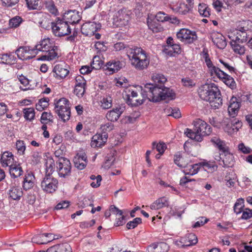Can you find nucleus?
Segmentation results:
<instances>
[{"label":"nucleus","mask_w":252,"mask_h":252,"mask_svg":"<svg viewBox=\"0 0 252 252\" xmlns=\"http://www.w3.org/2000/svg\"><path fill=\"white\" fill-rule=\"evenodd\" d=\"M114 128V125L112 122H108L105 124H102L100 126V129L103 132L102 134H107V132H110Z\"/></svg>","instance_id":"nucleus-58"},{"label":"nucleus","mask_w":252,"mask_h":252,"mask_svg":"<svg viewBox=\"0 0 252 252\" xmlns=\"http://www.w3.org/2000/svg\"><path fill=\"white\" fill-rule=\"evenodd\" d=\"M205 63L208 67V72L211 76L213 77H217L220 79L222 76H225L224 71L221 69V66L219 64L215 65L211 61L207 53H205L203 55Z\"/></svg>","instance_id":"nucleus-10"},{"label":"nucleus","mask_w":252,"mask_h":252,"mask_svg":"<svg viewBox=\"0 0 252 252\" xmlns=\"http://www.w3.org/2000/svg\"><path fill=\"white\" fill-rule=\"evenodd\" d=\"M240 106V102L235 97H232L229 101V105L228 107V112L229 115L234 118L237 115Z\"/></svg>","instance_id":"nucleus-23"},{"label":"nucleus","mask_w":252,"mask_h":252,"mask_svg":"<svg viewBox=\"0 0 252 252\" xmlns=\"http://www.w3.org/2000/svg\"><path fill=\"white\" fill-rule=\"evenodd\" d=\"M194 130L186 128L184 133L188 137L195 141H202L204 136L209 135L212 132L211 126L200 119L194 121Z\"/></svg>","instance_id":"nucleus-5"},{"label":"nucleus","mask_w":252,"mask_h":252,"mask_svg":"<svg viewBox=\"0 0 252 252\" xmlns=\"http://www.w3.org/2000/svg\"><path fill=\"white\" fill-rule=\"evenodd\" d=\"M35 182V177L32 173H28L25 176L23 182V187L24 189L28 190L32 188Z\"/></svg>","instance_id":"nucleus-28"},{"label":"nucleus","mask_w":252,"mask_h":252,"mask_svg":"<svg viewBox=\"0 0 252 252\" xmlns=\"http://www.w3.org/2000/svg\"><path fill=\"white\" fill-rule=\"evenodd\" d=\"M199 165L197 164H188L184 168V172L186 175H193L197 173L199 170Z\"/></svg>","instance_id":"nucleus-37"},{"label":"nucleus","mask_w":252,"mask_h":252,"mask_svg":"<svg viewBox=\"0 0 252 252\" xmlns=\"http://www.w3.org/2000/svg\"><path fill=\"white\" fill-rule=\"evenodd\" d=\"M252 218V210L246 208L243 211L241 219L243 220H248Z\"/></svg>","instance_id":"nucleus-64"},{"label":"nucleus","mask_w":252,"mask_h":252,"mask_svg":"<svg viewBox=\"0 0 252 252\" xmlns=\"http://www.w3.org/2000/svg\"><path fill=\"white\" fill-rule=\"evenodd\" d=\"M123 66L122 63L119 61H112L106 63L105 66V74L111 75L119 71Z\"/></svg>","instance_id":"nucleus-21"},{"label":"nucleus","mask_w":252,"mask_h":252,"mask_svg":"<svg viewBox=\"0 0 252 252\" xmlns=\"http://www.w3.org/2000/svg\"><path fill=\"white\" fill-rule=\"evenodd\" d=\"M240 43L234 41H231V46L235 53L243 55L245 52V48L244 46L239 44Z\"/></svg>","instance_id":"nucleus-43"},{"label":"nucleus","mask_w":252,"mask_h":252,"mask_svg":"<svg viewBox=\"0 0 252 252\" xmlns=\"http://www.w3.org/2000/svg\"><path fill=\"white\" fill-rule=\"evenodd\" d=\"M126 51L131 64L136 69L143 70L148 68L150 57L144 50L136 46L128 47L126 48Z\"/></svg>","instance_id":"nucleus-2"},{"label":"nucleus","mask_w":252,"mask_h":252,"mask_svg":"<svg viewBox=\"0 0 252 252\" xmlns=\"http://www.w3.org/2000/svg\"><path fill=\"white\" fill-rule=\"evenodd\" d=\"M108 135L107 134H96L92 138L91 145L92 147H100L103 146L107 141Z\"/></svg>","instance_id":"nucleus-22"},{"label":"nucleus","mask_w":252,"mask_h":252,"mask_svg":"<svg viewBox=\"0 0 252 252\" xmlns=\"http://www.w3.org/2000/svg\"><path fill=\"white\" fill-rule=\"evenodd\" d=\"M51 29L53 34L55 36L62 37L67 35L71 33V29L62 18L57 17L51 23Z\"/></svg>","instance_id":"nucleus-8"},{"label":"nucleus","mask_w":252,"mask_h":252,"mask_svg":"<svg viewBox=\"0 0 252 252\" xmlns=\"http://www.w3.org/2000/svg\"><path fill=\"white\" fill-rule=\"evenodd\" d=\"M156 18L159 22H163L170 20V18L163 12H158L156 15Z\"/></svg>","instance_id":"nucleus-60"},{"label":"nucleus","mask_w":252,"mask_h":252,"mask_svg":"<svg viewBox=\"0 0 252 252\" xmlns=\"http://www.w3.org/2000/svg\"><path fill=\"white\" fill-rule=\"evenodd\" d=\"M164 52L168 55L173 56L174 53H180L181 47L179 45L176 44L167 45V47L164 49Z\"/></svg>","instance_id":"nucleus-40"},{"label":"nucleus","mask_w":252,"mask_h":252,"mask_svg":"<svg viewBox=\"0 0 252 252\" xmlns=\"http://www.w3.org/2000/svg\"><path fill=\"white\" fill-rule=\"evenodd\" d=\"M58 186V180L50 175H45L41 182V188L46 193L54 192Z\"/></svg>","instance_id":"nucleus-14"},{"label":"nucleus","mask_w":252,"mask_h":252,"mask_svg":"<svg viewBox=\"0 0 252 252\" xmlns=\"http://www.w3.org/2000/svg\"><path fill=\"white\" fill-rule=\"evenodd\" d=\"M22 194V189L18 187H13L9 190V195L13 200H19Z\"/></svg>","instance_id":"nucleus-38"},{"label":"nucleus","mask_w":252,"mask_h":252,"mask_svg":"<svg viewBox=\"0 0 252 252\" xmlns=\"http://www.w3.org/2000/svg\"><path fill=\"white\" fill-rule=\"evenodd\" d=\"M75 166L79 170H82L86 166L88 160L86 154L84 152H80L75 156L73 159Z\"/></svg>","instance_id":"nucleus-20"},{"label":"nucleus","mask_w":252,"mask_h":252,"mask_svg":"<svg viewBox=\"0 0 252 252\" xmlns=\"http://www.w3.org/2000/svg\"><path fill=\"white\" fill-rule=\"evenodd\" d=\"M101 26L94 22H88L84 23L81 27L82 34L86 36L93 35L100 28Z\"/></svg>","instance_id":"nucleus-18"},{"label":"nucleus","mask_w":252,"mask_h":252,"mask_svg":"<svg viewBox=\"0 0 252 252\" xmlns=\"http://www.w3.org/2000/svg\"><path fill=\"white\" fill-rule=\"evenodd\" d=\"M166 148V145L164 143H159L158 144H157L156 142L153 143V148H156L157 151L160 154H162L164 153Z\"/></svg>","instance_id":"nucleus-63"},{"label":"nucleus","mask_w":252,"mask_h":252,"mask_svg":"<svg viewBox=\"0 0 252 252\" xmlns=\"http://www.w3.org/2000/svg\"><path fill=\"white\" fill-rule=\"evenodd\" d=\"M53 116L50 113L44 112L42 113L41 118L40 122L42 124H47L49 122L52 121Z\"/></svg>","instance_id":"nucleus-54"},{"label":"nucleus","mask_w":252,"mask_h":252,"mask_svg":"<svg viewBox=\"0 0 252 252\" xmlns=\"http://www.w3.org/2000/svg\"><path fill=\"white\" fill-rule=\"evenodd\" d=\"M166 112L168 116H172L175 118H179L181 116L180 110L177 108H167Z\"/></svg>","instance_id":"nucleus-53"},{"label":"nucleus","mask_w":252,"mask_h":252,"mask_svg":"<svg viewBox=\"0 0 252 252\" xmlns=\"http://www.w3.org/2000/svg\"><path fill=\"white\" fill-rule=\"evenodd\" d=\"M0 160L3 167H10V165L13 164V155L10 152H5L2 155Z\"/></svg>","instance_id":"nucleus-31"},{"label":"nucleus","mask_w":252,"mask_h":252,"mask_svg":"<svg viewBox=\"0 0 252 252\" xmlns=\"http://www.w3.org/2000/svg\"><path fill=\"white\" fill-rule=\"evenodd\" d=\"M24 118L30 122H32L35 118V111L32 107L25 108L23 109Z\"/></svg>","instance_id":"nucleus-39"},{"label":"nucleus","mask_w":252,"mask_h":252,"mask_svg":"<svg viewBox=\"0 0 252 252\" xmlns=\"http://www.w3.org/2000/svg\"><path fill=\"white\" fill-rule=\"evenodd\" d=\"M161 94V100H164L167 98L173 99L175 98V94L172 90L169 88H166L162 85Z\"/></svg>","instance_id":"nucleus-36"},{"label":"nucleus","mask_w":252,"mask_h":252,"mask_svg":"<svg viewBox=\"0 0 252 252\" xmlns=\"http://www.w3.org/2000/svg\"><path fill=\"white\" fill-rule=\"evenodd\" d=\"M203 168L208 172H214L217 169L218 166L214 162L207 161L201 163Z\"/></svg>","instance_id":"nucleus-45"},{"label":"nucleus","mask_w":252,"mask_h":252,"mask_svg":"<svg viewBox=\"0 0 252 252\" xmlns=\"http://www.w3.org/2000/svg\"><path fill=\"white\" fill-rule=\"evenodd\" d=\"M22 19L19 16H16L9 20V25L11 28L18 27L22 22Z\"/></svg>","instance_id":"nucleus-59"},{"label":"nucleus","mask_w":252,"mask_h":252,"mask_svg":"<svg viewBox=\"0 0 252 252\" xmlns=\"http://www.w3.org/2000/svg\"><path fill=\"white\" fill-rule=\"evenodd\" d=\"M123 111L120 107H116L107 112L106 114V119L111 122L118 121Z\"/></svg>","instance_id":"nucleus-25"},{"label":"nucleus","mask_w":252,"mask_h":252,"mask_svg":"<svg viewBox=\"0 0 252 252\" xmlns=\"http://www.w3.org/2000/svg\"><path fill=\"white\" fill-rule=\"evenodd\" d=\"M144 86L145 92L147 94V99L153 102L161 100V85L158 86L152 84H146Z\"/></svg>","instance_id":"nucleus-9"},{"label":"nucleus","mask_w":252,"mask_h":252,"mask_svg":"<svg viewBox=\"0 0 252 252\" xmlns=\"http://www.w3.org/2000/svg\"><path fill=\"white\" fill-rule=\"evenodd\" d=\"M141 219L140 218H136L132 221H130L126 224V227L128 229L134 228L138 224L141 223Z\"/></svg>","instance_id":"nucleus-61"},{"label":"nucleus","mask_w":252,"mask_h":252,"mask_svg":"<svg viewBox=\"0 0 252 252\" xmlns=\"http://www.w3.org/2000/svg\"><path fill=\"white\" fill-rule=\"evenodd\" d=\"M112 99L111 96H107L106 97H103L100 100L101 107L104 109H107L110 108L112 105Z\"/></svg>","instance_id":"nucleus-48"},{"label":"nucleus","mask_w":252,"mask_h":252,"mask_svg":"<svg viewBox=\"0 0 252 252\" xmlns=\"http://www.w3.org/2000/svg\"><path fill=\"white\" fill-rule=\"evenodd\" d=\"M56 163L57 171L60 177L65 178L70 174L71 166L68 159L61 157Z\"/></svg>","instance_id":"nucleus-12"},{"label":"nucleus","mask_w":252,"mask_h":252,"mask_svg":"<svg viewBox=\"0 0 252 252\" xmlns=\"http://www.w3.org/2000/svg\"><path fill=\"white\" fill-rule=\"evenodd\" d=\"M55 111L59 117L64 122L68 121L70 117V108L69 101L62 98L55 103Z\"/></svg>","instance_id":"nucleus-7"},{"label":"nucleus","mask_w":252,"mask_h":252,"mask_svg":"<svg viewBox=\"0 0 252 252\" xmlns=\"http://www.w3.org/2000/svg\"><path fill=\"white\" fill-rule=\"evenodd\" d=\"M32 243L37 244H45L50 241L44 239V234H40L34 236L32 239Z\"/></svg>","instance_id":"nucleus-51"},{"label":"nucleus","mask_w":252,"mask_h":252,"mask_svg":"<svg viewBox=\"0 0 252 252\" xmlns=\"http://www.w3.org/2000/svg\"><path fill=\"white\" fill-rule=\"evenodd\" d=\"M102 65L101 61L98 56H94L93 59L91 66L92 69H98L101 68Z\"/></svg>","instance_id":"nucleus-55"},{"label":"nucleus","mask_w":252,"mask_h":252,"mask_svg":"<svg viewBox=\"0 0 252 252\" xmlns=\"http://www.w3.org/2000/svg\"><path fill=\"white\" fill-rule=\"evenodd\" d=\"M128 12L123 8L115 12L113 17V24L118 27H122L127 25L129 20Z\"/></svg>","instance_id":"nucleus-13"},{"label":"nucleus","mask_w":252,"mask_h":252,"mask_svg":"<svg viewBox=\"0 0 252 252\" xmlns=\"http://www.w3.org/2000/svg\"><path fill=\"white\" fill-rule=\"evenodd\" d=\"M169 205L168 200L165 197L158 198L151 205L150 208L152 210H158Z\"/></svg>","instance_id":"nucleus-29"},{"label":"nucleus","mask_w":252,"mask_h":252,"mask_svg":"<svg viewBox=\"0 0 252 252\" xmlns=\"http://www.w3.org/2000/svg\"><path fill=\"white\" fill-rule=\"evenodd\" d=\"M228 36L231 41L243 43L247 41L246 29L243 27H238L237 28L231 30L228 32Z\"/></svg>","instance_id":"nucleus-11"},{"label":"nucleus","mask_w":252,"mask_h":252,"mask_svg":"<svg viewBox=\"0 0 252 252\" xmlns=\"http://www.w3.org/2000/svg\"><path fill=\"white\" fill-rule=\"evenodd\" d=\"M37 54L41 52L45 54L38 59L41 61H52L59 57V47L53 40L49 38H45L41 39L35 46Z\"/></svg>","instance_id":"nucleus-3"},{"label":"nucleus","mask_w":252,"mask_h":252,"mask_svg":"<svg viewBox=\"0 0 252 252\" xmlns=\"http://www.w3.org/2000/svg\"><path fill=\"white\" fill-rule=\"evenodd\" d=\"M45 166V175L51 176L55 169V161L50 156H46L44 158Z\"/></svg>","instance_id":"nucleus-27"},{"label":"nucleus","mask_w":252,"mask_h":252,"mask_svg":"<svg viewBox=\"0 0 252 252\" xmlns=\"http://www.w3.org/2000/svg\"><path fill=\"white\" fill-rule=\"evenodd\" d=\"M170 7L174 11L181 14H186L190 9L189 6L185 3L182 2L180 3H175L173 2L170 5Z\"/></svg>","instance_id":"nucleus-26"},{"label":"nucleus","mask_w":252,"mask_h":252,"mask_svg":"<svg viewBox=\"0 0 252 252\" xmlns=\"http://www.w3.org/2000/svg\"><path fill=\"white\" fill-rule=\"evenodd\" d=\"M58 252H72L70 246L67 243L57 245Z\"/></svg>","instance_id":"nucleus-57"},{"label":"nucleus","mask_w":252,"mask_h":252,"mask_svg":"<svg viewBox=\"0 0 252 252\" xmlns=\"http://www.w3.org/2000/svg\"><path fill=\"white\" fill-rule=\"evenodd\" d=\"M16 148L17 150L18 153L23 155L26 150V145L24 141L22 140H17L16 143Z\"/></svg>","instance_id":"nucleus-56"},{"label":"nucleus","mask_w":252,"mask_h":252,"mask_svg":"<svg viewBox=\"0 0 252 252\" xmlns=\"http://www.w3.org/2000/svg\"><path fill=\"white\" fill-rule=\"evenodd\" d=\"M212 41L220 49H223L226 46L225 37L220 33H214L212 36Z\"/></svg>","instance_id":"nucleus-24"},{"label":"nucleus","mask_w":252,"mask_h":252,"mask_svg":"<svg viewBox=\"0 0 252 252\" xmlns=\"http://www.w3.org/2000/svg\"><path fill=\"white\" fill-rule=\"evenodd\" d=\"M49 99L48 97L39 99L36 104L35 108L37 111H42L49 105Z\"/></svg>","instance_id":"nucleus-44"},{"label":"nucleus","mask_w":252,"mask_h":252,"mask_svg":"<svg viewBox=\"0 0 252 252\" xmlns=\"http://www.w3.org/2000/svg\"><path fill=\"white\" fill-rule=\"evenodd\" d=\"M9 171L11 177L14 178L20 177L23 173V170L20 164L10 165Z\"/></svg>","instance_id":"nucleus-30"},{"label":"nucleus","mask_w":252,"mask_h":252,"mask_svg":"<svg viewBox=\"0 0 252 252\" xmlns=\"http://www.w3.org/2000/svg\"><path fill=\"white\" fill-rule=\"evenodd\" d=\"M198 12L204 17H209L210 15V9L205 3H200L198 5Z\"/></svg>","instance_id":"nucleus-46"},{"label":"nucleus","mask_w":252,"mask_h":252,"mask_svg":"<svg viewBox=\"0 0 252 252\" xmlns=\"http://www.w3.org/2000/svg\"><path fill=\"white\" fill-rule=\"evenodd\" d=\"M152 79L155 83H159L161 85H163L167 81L166 78L163 75L159 73L153 74Z\"/></svg>","instance_id":"nucleus-47"},{"label":"nucleus","mask_w":252,"mask_h":252,"mask_svg":"<svg viewBox=\"0 0 252 252\" xmlns=\"http://www.w3.org/2000/svg\"><path fill=\"white\" fill-rule=\"evenodd\" d=\"M15 53L22 60L31 59L37 55L35 47L31 48L29 46H21L15 51Z\"/></svg>","instance_id":"nucleus-17"},{"label":"nucleus","mask_w":252,"mask_h":252,"mask_svg":"<svg viewBox=\"0 0 252 252\" xmlns=\"http://www.w3.org/2000/svg\"><path fill=\"white\" fill-rule=\"evenodd\" d=\"M85 92V86H75L74 93L78 97H81L84 94Z\"/></svg>","instance_id":"nucleus-62"},{"label":"nucleus","mask_w":252,"mask_h":252,"mask_svg":"<svg viewBox=\"0 0 252 252\" xmlns=\"http://www.w3.org/2000/svg\"><path fill=\"white\" fill-rule=\"evenodd\" d=\"M211 141L222 152V153L220 154L219 156H216L215 159L220 161L222 159L223 167H231L234 163V157L228 152V147L225 146L224 142L217 137L212 138Z\"/></svg>","instance_id":"nucleus-6"},{"label":"nucleus","mask_w":252,"mask_h":252,"mask_svg":"<svg viewBox=\"0 0 252 252\" xmlns=\"http://www.w3.org/2000/svg\"><path fill=\"white\" fill-rule=\"evenodd\" d=\"M19 80L23 86V87L20 86L21 90L27 91L30 89L31 85H30V81L27 78L24 76L21 75L19 76Z\"/></svg>","instance_id":"nucleus-49"},{"label":"nucleus","mask_w":252,"mask_h":252,"mask_svg":"<svg viewBox=\"0 0 252 252\" xmlns=\"http://www.w3.org/2000/svg\"><path fill=\"white\" fill-rule=\"evenodd\" d=\"M123 98L128 105L138 106L143 104L147 99V94L145 92V86H141L126 88L123 93Z\"/></svg>","instance_id":"nucleus-4"},{"label":"nucleus","mask_w":252,"mask_h":252,"mask_svg":"<svg viewBox=\"0 0 252 252\" xmlns=\"http://www.w3.org/2000/svg\"><path fill=\"white\" fill-rule=\"evenodd\" d=\"M177 38L185 43L190 44L197 39L196 32L187 29H182L177 32Z\"/></svg>","instance_id":"nucleus-15"},{"label":"nucleus","mask_w":252,"mask_h":252,"mask_svg":"<svg viewBox=\"0 0 252 252\" xmlns=\"http://www.w3.org/2000/svg\"><path fill=\"white\" fill-rule=\"evenodd\" d=\"M189 160L183 157L180 155H176L174 156V162L179 167L185 168L188 164Z\"/></svg>","instance_id":"nucleus-42"},{"label":"nucleus","mask_w":252,"mask_h":252,"mask_svg":"<svg viewBox=\"0 0 252 252\" xmlns=\"http://www.w3.org/2000/svg\"><path fill=\"white\" fill-rule=\"evenodd\" d=\"M200 98L209 102L213 109L219 108L222 104L220 91L215 83H206L198 90Z\"/></svg>","instance_id":"nucleus-1"},{"label":"nucleus","mask_w":252,"mask_h":252,"mask_svg":"<svg viewBox=\"0 0 252 252\" xmlns=\"http://www.w3.org/2000/svg\"><path fill=\"white\" fill-rule=\"evenodd\" d=\"M30 9H37L39 8L40 0H25Z\"/></svg>","instance_id":"nucleus-52"},{"label":"nucleus","mask_w":252,"mask_h":252,"mask_svg":"<svg viewBox=\"0 0 252 252\" xmlns=\"http://www.w3.org/2000/svg\"><path fill=\"white\" fill-rule=\"evenodd\" d=\"M169 246L164 242L153 244L149 247L150 252H167Z\"/></svg>","instance_id":"nucleus-32"},{"label":"nucleus","mask_w":252,"mask_h":252,"mask_svg":"<svg viewBox=\"0 0 252 252\" xmlns=\"http://www.w3.org/2000/svg\"><path fill=\"white\" fill-rule=\"evenodd\" d=\"M226 182V185L231 188L234 186L236 182H238L237 177L235 172L233 171L227 173L224 179Z\"/></svg>","instance_id":"nucleus-35"},{"label":"nucleus","mask_w":252,"mask_h":252,"mask_svg":"<svg viewBox=\"0 0 252 252\" xmlns=\"http://www.w3.org/2000/svg\"><path fill=\"white\" fill-rule=\"evenodd\" d=\"M0 63L5 64H13L16 62V58L11 53L1 55Z\"/></svg>","instance_id":"nucleus-34"},{"label":"nucleus","mask_w":252,"mask_h":252,"mask_svg":"<svg viewBox=\"0 0 252 252\" xmlns=\"http://www.w3.org/2000/svg\"><path fill=\"white\" fill-rule=\"evenodd\" d=\"M244 200L242 198H240L237 200L234 206V211L237 214H240L242 212L243 209L244 207Z\"/></svg>","instance_id":"nucleus-50"},{"label":"nucleus","mask_w":252,"mask_h":252,"mask_svg":"<svg viewBox=\"0 0 252 252\" xmlns=\"http://www.w3.org/2000/svg\"><path fill=\"white\" fill-rule=\"evenodd\" d=\"M220 80L222 81L225 84L231 89H234L236 88V84L234 79L226 73H225V76H222Z\"/></svg>","instance_id":"nucleus-41"},{"label":"nucleus","mask_w":252,"mask_h":252,"mask_svg":"<svg viewBox=\"0 0 252 252\" xmlns=\"http://www.w3.org/2000/svg\"><path fill=\"white\" fill-rule=\"evenodd\" d=\"M62 19L67 23V24H75L78 23L81 19L79 12L75 10H69L65 12L63 16Z\"/></svg>","instance_id":"nucleus-19"},{"label":"nucleus","mask_w":252,"mask_h":252,"mask_svg":"<svg viewBox=\"0 0 252 252\" xmlns=\"http://www.w3.org/2000/svg\"><path fill=\"white\" fill-rule=\"evenodd\" d=\"M221 126L225 132L231 134L235 132L232 121L228 118L223 119Z\"/></svg>","instance_id":"nucleus-33"},{"label":"nucleus","mask_w":252,"mask_h":252,"mask_svg":"<svg viewBox=\"0 0 252 252\" xmlns=\"http://www.w3.org/2000/svg\"><path fill=\"white\" fill-rule=\"evenodd\" d=\"M69 68V66L64 62H60L55 65L52 74L53 77L57 79H63L68 75Z\"/></svg>","instance_id":"nucleus-16"}]
</instances>
